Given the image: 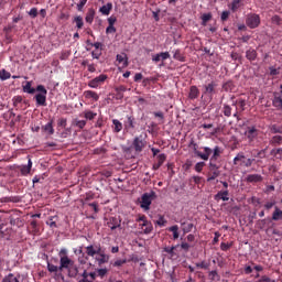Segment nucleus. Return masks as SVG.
Instances as JSON below:
<instances>
[{"instance_id": "nucleus-1", "label": "nucleus", "mask_w": 282, "mask_h": 282, "mask_svg": "<svg viewBox=\"0 0 282 282\" xmlns=\"http://www.w3.org/2000/svg\"><path fill=\"white\" fill-rule=\"evenodd\" d=\"M86 254L94 258L95 256V261L99 267H101L105 263H108L110 260V256L106 254L105 250H102L100 245L97 246H87L86 247Z\"/></svg>"}, {"instance_id": "nucleus-2", "label": "nucleus", "mask_w": 282, "mask_h": 282, "mask_svg": "<svg viewBox=\"0 0 282 282\" xmlns=\"http://www.w3.org/2000/svg\"><path fill=\"white\" fill-rule=\"evenodd\" d=\"M243 134L249 147L260 145V140H259L260 130L257 128V126L247 127Z\"/></svg>"}, {"instance_id": "nucleus-3", "label": "nucleus", "mask_w": 282, "mask_h": 282, "mask_svg": "<svg viewBox=\"0 0 282 282\" xmlns=\"http://www.w3.org/2000/svg\"><path fill=\"white\" fill-rule=\"evenodd\" d=\"M254 162H256V159L247 158L245 152H238L232 160L234 165L238 167H246V169L251 167Z\"/></svg>"}, {"instance_id": "nucleus-4", "label": "nucleus", "mask_w": 282, "mask_h": 282, "mask_svg": "<svg viewBox=\"0 0 282 282\" xmlns=\"http://www.w3.org/2000/svg\"><path fill=\"white\" fill-rule=\"evenodd\" d=\"M156 198V193L151 191L150 193L142 194L139 203L140 207L144 210H150L153 199Z\"/></svg>"}, {"instance_id": "nucleus-5", "label": "nucleus", "mask_w": 282, "mask_h": 282, "mask_svg": "<svg viewBox=\"0 0 282 282\" xmlns=\"http://www.w3.org/2000/svg\"><path fill=\"white\" fill-rule=\"evenodd\" d=\"M189 147L193 148L194 154L203 161H208L210 155L213 154V150L207 147L203 148L204 153L198 151V144L194 141H191Z\"/></svg>"}, {"instance_id": "nucleus-6", "label": "nucleus", "mask_w": 282, "mask_h": 282, "mask_svg": "<svg viewBox=\"0 0 282 282\" xmlns=\"http://www.w3.org/2000/svg\"><path fill=\"white\" fill-rule=\"evenodd\" d=\"M260 24H261V18L260 15H258V13H248L246 18V25L249 29L254 30L259 28Z\"/></svg>"}, {"instance_id": "nucleus-7", "label": "nucleus", "mask_w": 282, "mask_h": 282, "mask_svg": "<svg viewBox=\"0 0 282 282\" xmlns=\"http://www.w3.org/2000/svg\"><path fill=\"white\" fill-rule=\"evenodd\" d=\"M209 173L207 174V182L215 181L220 176L221 172L219 171V166L216 163H209Z\"/></svg>"}, {"instance_id": "nucleus-8", "label": "nucleus", "mask_w": 282, "mask_h": 282, "mask_svg": "<svg viewBox=\"0 0 282 282\" xmlns=\"http://www.w3.org/2000/svg\"><path fill=\"white\" fill-rule=\"evenodd\" d=\"M108 79L107 75H99L96 78L91 79L88 82V87L89 88H98L99 86H101L106 80Z\"/></svg>"}, {"instance_id": "nucleus-9", "label": "nucleus", "mask_w": 282, "mask_h": 282, "mask_svg": "<svg viewBox=\"0 0 282 282\" xmlns=\"http://www.w3.org/2000/svg\"><path fill=\"white\" fill-rule=\"evenodd\" d=\"M217 84L215 82L204 86L203 95H207L210 99L216 94Z\"/></svg>"}, {"instance_id": "nucleus-10", "label": "nucleus", "mask_w": 282, "mask_h": 282, "mask_svg": "<svg viewBox=\"0 0 282 282\" xmlns=\"http://www.w3.org/2000/svg\"><path fill=\"white\" fill-rule=\"evenodd\" d=\"M74 263L75 262L68 257H62L59 259V272H62L64 269L69 270L74 265Z\"/></svg>"}, {"instance_id": "nucleus-11", "label": "nucleus", "mask_w": 282, "mask_h": 282, "mask_svg": "<svg viewBox=\"0 0 282 282\" xmlns=\"http://www.w3.org/2000/svg\"><path fill=\"white\" fill-rule=\"evenodd\" d=\"M123 129L126 131L135 129V118L133 116H126V120L123 121Z\"/></svg>"}, {"instance_id": "nucleus-12", "label": "nucleus", "mask_w": 282, "mask_h": 282, "mask_svg": "<svg viewBox=\"0 0 282 282\" xmlns=\"http://www.w3.org/2000/svg\"><path fill=\"white\" fill-rule=\"evenodd\" d=\"M106 225L111 230H115V229H117L118 227L121 226V221L116 217H109V218H106Z\"/></svg>"}, {"instance_id": "nucleus-13", "label": "nucleus", "mask_w": 282, "mask_h": 282, "mask_svg": "<svg viewBox=\"0 0 282 282\" xmlns=\"http://www.w3.org/2000/svg\"><path fill=\"white\" fill-rule=\"evenodd\" d=\"M230 192L229 189H225V191H219L215 196L214 199L219 202V200H224V202H228L230 199Z\"/></svg>"}, {"instance_id": "nucleus-14", "label": "nucleus", "mask_w": 282, "mask_h": 282, "mask_svg": "<svg viewBox=\"0 0 282 282\" xmlns=\"http://www.w3.org/2000/svg\"><path fill=\"white\" fill-rule=\"evenodd\" d=\"M132 145L135 152H142L145 147V141L140 138H134Z\"/></svg>"}, {"instance_id": "nucleus-15", "label": "nucleus", "mask_w": 282, "mask_h": 282, "mask_svg": "<svg viewBox=\"0 0 282 282\" xmlns=\"http://www.w3.org/2000/svg\"><path fill=\"white\" fill-rule=\"evenodd\" d=\"M213 155L209 159V163H216V161H218V159L220 158V155L223 154V150L221 148H219L218 145H216L214 148V150H212Z\"/></svg>"}, {"instance_id": "nucleus-16", "label": "nucleus", "mask_w": 282, "mask_h": 282, "mask_svg": "<svg viewBox=\"0 0 282 282\" xmlns=\"http://www.w3.org/2000/svg\"><path fill=\"white\" fill-rule=\"evenodd\" d=\"M230 11L232 13L238 12V10L243 7V0H231L230 4H228Z\"/></svg>"}, {"instance_id": "nucleus-17", "label": "nucleus", "mask_w": 282, "mask_h": 282, "mask_svg": "<svg viewBox=\"0 0 282 282\" xmlns=\"http://www.w3.org/2000/svg\"><path fill=\"white\" fill-rule=\"evenodd\" d=\"M170 57H171L170 53L164 52V53L155 54L154 56H152V62L160 63L161 61L164 62V61L169 59Z\"/></svg>"}, {"instance_id": "nucleus-18", "label": "nucleus", "mask_w": 282, "mask_h": 282, "mask_svg": "<svg viewBox=\"0 0 282 282\" xmlns=\"http://www.w3.org/2000/svg\"><path fill=\"white\" fill-rule=\"evenodd\" d=\"M246 182L248 183H261L263 182V176L260 174H249L246 176Z\"/></svg>"}, {"instance_id": "nucleus-19", "label": "nucleus", "mask_w": 282, "mask_h": 282, "mask_svg": "<svg viewBox=\"0 0 282 282\" xmlns=\"http://www.w3.org/2000/svg\"><path fill=\"white\" fill-rule=\"evenodd\" d=\"M32 165H33L32 160L29 159V163L26 165L19 166L20 173L22 174V176H28L31 173Z\"/></svg>"}, {"instance_id": "nucleus-20", "label": "nucleus", "mask_w": 282, "mask_h": 282, "mask_svg": "<svg viewBox=\"0 0 282 282\" xmlns=\"http://www.w3.org/2000/svg\"><path fill=\"white\" fill-rule=\"evenodd\" d=\"M199 95H200V91H199L197 86H191L189 87V93H188V99L189 100L197 99L199 97Z\"/></svg>"}, {"instance_id": "nucleus-21", "label": "nucleus", "mask_w": 282, "mask_h": 282, "mask_svg": "<svg viewBox=\"0 0 282 282\" xmlns=\"http://www.w3.org/2000/svg\"><path fill=\"white\" fill-rule=\"evenodd\" d=\"M46 98H47V95H45V94H37V95H35V104L37 106L46 107L47 106Z\"/></svg>"}, {"instance_id": "nucleus-22", "label": "nucleus", "mask_w": 282, "mask_h": 282, "mask_svg": "<svg viewBox=\"0 0 282 282\" xmlns=\"http://www.w3.org/2000/svg\"><path fill=\"white\" fill-rule=\"evenodd\" d=\"M175 249H176L175 246H173V247H164L163 248V252H166L169 254V259L174 260V259H176L178 257L177 253L175 252Z\"/></svg>"}, {"instance_id": "nucleus-23", "label": "nucleus", "mask_w": 282, "mask_h": 282, "mask_svg": "<svg viewBox=\"0 0 282 282\" xmlns=\"http://www.w3.org/2000/svg\"><path fill=\"white\" fill-rule=\"evenodd\" d=\"M141 227V229L143 230V234L148 235L151 234L153 231V225L151 221H145L139 225Z\"/></svg>"}, {"instance_id": "nucleus-24", "label": "nucleus", "mask_w": 282, "mask_h": 282, "mask_svg": "<svg viewBox=\"0 0 282 282\" xmlns=\"http://www.w3.org/2000/svg\"><path fill=\"white\" fill-rule=\"evenodd\" d=\"M112 8H113L112 2H107V4H104L102 7H100L99 12L102 15H109L111 10H112Z\"/></svg>"}, {"instance_id": "nucleus-25", "label": "nucleus", "mask_w": 282, "mask_h": 282, "mask_svg": "<svg viewBox=\"0 0 282 282\" xmlns=\"http://www.w3.org/2000/svg\"><path fill=\"white\" fill-rule=\"evenodd\" d=\"M22 91L33 95L36 93L35 88H32V82L24 83V86H22Z\"/></svg>"}, {"instance_id": "nucleus-26", "label": "nucleus", "mask_w": 282, "mask_h": 282, "mask_svg": "<svg viewBox=\"0 0 282 282\" xmlns=\"http://www.w3.org/2000/svg\"><path fill=\"white\" fill-rule=\"evenodd\" d=\"M122 129H123V124L118 119H113L112 120V132L119 133L122 131Z\"/></svg>"}, {"instance_id": "nucleus-27", "label": "nucleus", "mask_w": 282, "mask_h": 282, "mask_svg": "<svg viewBox=\"0 0 282 282\" xmlns=\"http://www.w3.org/2000/svg\"><path fill=\"white\" fill-rule=\"evenodd\" d=\"M95 15H96L95 9H87L86 23L93 24Z\"/></svg>"}, {"instance_id": "nucleus-28", "label": "nucleus", "mask_w": 282, "mask_h": 282, "mask_svg": "<svg viewBox=\"0 0 282 282\" xmlns=\"http://www.w3.org/2000/svg\"><path fill=\"white\" fill-rule=\"evenodd\" d=\"M258 57V53L256 50L250 48L246 52V58L250 62H254Z\"/></svg>"}, {"instance_id": "nucleus-29", "label": "nucleus", "mask_w": 282, "mask_h": 282, "mask_svg": "<svg viewBox=\"0 0 282 282\" xmlns=\"http://www.w3.org/2000/svg\"><path fill=\"white\" fill-rule=\"evenodd\" d=\"M84 97H86V99H93L94 101L99 100V95L93 90L84 91Z\"/></svg>"}, {"instance_id": "nucleus-30", "label": "nucleus", "mask_w": 282, "mask_h": 282, "mask_svg": "<svg viewBox=\"0 0 282 282\" xmlns=\"http://www.w3.org/2000/svg\"><path fill=\"white\" fill-rule=\"evenodd\" d=\"M116 61L118 64H121L122 68H126L129 65L127 55H117Z\"/></svg>"}, {"instance_id": "nucleus-31", "label": "nucleus", "mask_w": 282, "mask_h": 282, "mask_svg": "<svg viewBox=\"0 0 282 282\" xmlns=\"http://www.w3.org/2000/svg\"><path fill=\"white\" fill-rule=\"evenodd\" d=\"M54 120H51L46 126L42 127V130L48 132V135H53L55 133L54 127H53Z\"/></svg>"}, {"instance_id": "nucleus-32", "label": "nucleus", "mask_w": 282, "mask_h": 282, "mask_svg": "<svg viewBox=\"0 0 282 282\" xmlns=\"http://www.w3.org/2000/svg\"><path fill=\"white\" fill-rule=\"evenodd\" d=\"M272 106L279 110H282V97L281 96H274L272 100Z\"/></svg>"}, {"instance_id": "nucleus-33", "label": "nucleus", "mask_w": 282, "mask_h": 282, "mask_svg": "<svg viewBox=\"0 0 282 282\" xmlns=\"http://www.w3.org/2000/svg\"><path fill=\"white\" fill-rule=\"evenodd\" d=\"M173 59H176V61H178L181 63L186 62V57L182 54L181 50L174 51Z\"/></svg>"}, {"instance_id": "nucleus-34", "label": "nucleus", "mask_w": 282, "mask_h": 282, "mask_svg": "<svg viewBox=\"0 0 282 282\" xmlns=\"http://www.w3.org/2000/svg\"><path fill=\"white\" fill-rule=\"evenodd\" d=\"M282 219V210L279 207H274V212L272 214V220L278 221Z\"/></svg>"}, {"instance_id": "nucleus-35", "label": "nucleus", "mask_w": 282, "mask_h": 282, "mask_svg": "<svg viewBox=\"0 0 282 282\" xmlns=\"http://www.w3.org/2000/svg\"><path fill=\"white\" fill-rule=\"evenodd\" d=\"M58 220V217L57 216H51L48 217V220H46V225H48V227L51 228H57V224L56 221Z\"/></svg>"}, {"instance_id": "nucleus-36", "label": "nucleus", "mask_w": 282, "mask_h": 282, "mask_svg": "<svg viewBox=\"0 0 282 282\" xmlns=\"http://www.w3.org/2000/svg\"><path fill=\"white\" fill-rule=\"evenodd\" d=\"M221 112L225 117L230 118L232 116V108L229 105H224Z\"/></svg>"}, {"instance_id": "nucleus-37", "label": "nucleus", "mask_w": 282, "mask_h": 282, "mask_svg": "<svg viewBox=\"0 0 282 282\" xmlns=\"http://www.w3.org/2000/svg\"><path fill=\"white\" fill-rule=\"evenodd\" d=\"M167 230L173 232L174 240L180 238V232H178L180 227L177 225L169 227Z\"/></svg>"}, {"instance_id": "nucleus-38", "label": "nucleus", "mask_w": 282, "mask_h": 282, "mask_svg": "<svg viewBox=\"0 0 282 282\" xmlns=\"http://www.w3.org/2000/svg\"><path fill=\"white\" fill-rule=\"evenodd\" d=\"M193 228H194V224H192V223H187V224L183 223L182 224V230L184 234L191 232L193 230Z\"/></svg>"}, {"instance_id": "nucleus-39", "label": "nucleus", "mask_w": 282, "mask_h": 282, "mask_svg": "<svg viewBox=\"0 0 282 282\" xmlns=\"http://www.w3.org/2000/svg\"><path fill=\"white\" fill-rule=\"evenodd\" d=\"M68 273H70V276H73V278H76L78 275L79 270H78V267L75 264V262L68 269Z\"/></svg>"}, {"instance_id": "nucleus-40", "label": "nucleus", "mask_w": 282, "mask_h": 282, "mask_svg": "<svg viewBox=\"0 0 282 282\" xmlns=\"http://www.w3.org/2000/svg\"><path fill=\"white\" fill-rule=\"evenodd\" d=\"M4 203H20L21 197L20 196H10V197H4L2 198Z\"/></svg>"}, {"instance_id": "nucleus-41", "label": "nucleus", "mask_w": 282, "mask_h": 282, "mask_svg": "<svg viewBox=\"0 0 282 282\" xmlns=\"http://www.w3.org/2000/svg\"><path fill=\"white\" fill-rule=\"evenodd\" d=\"M235 89V84L232 82H227L223 85V90L226 93L234 91Z\"/></svg>"}, {"instance_id": "nucleus-42", "label": "nucleus", "mask_w": 282, "mask_h": 282, "mask_svg": "<svg viewBox=\"0 0 282 282\" xmlns=\"http://www.w3.org/2000/svg\"><path fill=\"white\" fill-rule=\"evenodd\" d=\"M200 19L202 25H206L213 19V13H203Z\"/></svg>"}, {"instance_id": "nucleus-43", "label": "nucleus", "mask_w": 282, "mask_h": 282, "mask_svg": "<svg viewBox=\"0 0 282 282\" xmlns=\"http://www.w3.org/2000/svg\"><path fill=\"white\" fill-rule=\"evenodd\" d=\"M12 101H13V107L15 108V110H19V108H20L19 105L23 102V98H22V96H15V97H13Z\"/></svg>"}, {"instance_id": "nucleus-44", "label": "nucleus", "mask_w": 282, "mask_h": 282, "mask_svg": "<svg viewBox=\"0 0 282 282\" xmlns=\"http://www.w3.org/2000/svg\"><path fill=\"white\" fill-rule=\"evenodd\" d=\"M270 144H273V145L282 144V137L281 135L272 137L271 140H270Z\"/></svg>"}, {"instance_id": "nucleus-45", "label": "nucleus", "mask_w": 282, "mask_h": 282, "mask_svg": "<svg viewBox=\"0 0 282 282\" xmlns=\"http://www.w3.org/2000/svg\"><path fill=\"white\" fill-rule=\"evenodd\" d=\"M77 282H94V281L90 280V278L88 276V271L84 270V272L82 273V279H79Z\"/></svg>"}, {"instance_id": "nucleus-46", "label": "nucleus", "mask_w": 282, "mask_h": 282, "mask_svg": "<svg viewBox=\"0 0 282 282\" xmlns=\"http://www.w3.org/2000/svg\"><path fill=\"white\" fill-rule=\"evenodd\" d=\"M11 78V74L7 72L6 69L0 70V79L2 82L8 80Z\"/></svg>"}, {"instance_id": "nucleus-47", "label": "nucleus", "mask_w": 282, "mask_h": 282, "mask_svg": "<svg viewBox=\"0 0 282 282\" xmlns=\"http://www.w3.org/2000/svg\"><path fill=\"white\" fill-rule=\"evenodd\" d=\"M74 21H75V24L77 25V29L80 30L84 28V20L82 15H76Z\"/></svg>"}, {"instance_id": "nucleus-48", "label": "nucleus", "mask_w": 282, "mask_h": 282, "mask_svg": "<svg viewBox=\"0 0 282 282\" xmlns=\"http://www.w3.org/2000/svg\"><path fill=\"white\" fill-rule=\"evenodd\" d=\"M46 268L48 269V272H51V273H53V272L57 273L58 271H61L59 267L54 265L50 262L46 263Z\"/></svg>"}, {"instance_id": "nucleus-49", "label": "nucleus", "mask_w": 282, "mask_h": 282, "mask_svg": "<svg viewBox=\"0 0 282 282\" xmlns=\"http://www.w3.org/2000/svg\"><path fill=\"white\" fill-rule=\"evenodd\" d=\"M96 117L97 113L93 111H84V118H86V120H94Z\"/></svg>"}, {"instance_id": "nucleus-50", "label": "nucleus", "mask_w": 282, "mask_h": 282, "mask_svg": "<svg viewBox=\"0 0 282 282\" xmlns=\"http://www.w3.org/2000/svg\"><path fill=\"white\" fill-rule=\"evenodd\" d=\"M3 282H20L18 278L14 276L13 273H10L3 279Z\"/></svg>"}, {"instance_id": "nucleus-51", "label": "nucleus", "mask_w": 282, "mask_h": 282, "mask_svg": "<svg viewBox=\"0 0 282 282\" xmlns=\"http://www.w3.org/2000/svg\"><path fill=\"white\" fill-rule=\"evenodd\" d=\"M270 132L273 133V134L282 133V127H279L276 124H272L270 127Z\"/></svg>"}, {"instance_id": "nucleus-52", "label": "nucleus", "mask_w": 282, "mask_h": 282, "mask_svg": "<svg viewBox=\"0 0 282 282\" xmlns=\"http://www.w3.org/2000/svg\"><path fill=\"white\" fill-rule=\"evenodd\" d=\"M206 166V163L205 162H198L195 164L194 166V170L197 172V173H200L203 172L204 167Z\"/></svg>"}, {"instance_id": "nucleus-53", "label": "nucleus", "mask_w": 282, "mask_h": 282, "mask_svg": "<svg viewBox=\"0 0 282 282\" xmlns=\"http://www.w3.org/2000/svg\"><path fill=\"white\" fill-rule=\"evenodd\" d=\"M96 272H97V276H99L100 279H104L105 275L108 274V269H106V268L97 269Z\"/></svg>"}, {"instance_id": "nucleus-54", "label": "nucleus", "mask_w": 282, "mask_h": 282, "mask_svg": "<svg viewBox=\"0 0 282 282\" xmlns=\"http://www.w3.org/2000/svg\"><path fill=\"white\" fill-rule=\"evenodd\" d=\"M73 124H75V127L79 128V129H84L87 124V122L85 120H75V122H73Z\"/></svg>"}, {"instance_id": "nucleus-55", "label": "nucleus", "mask_w": 282, "mask_h": 282, "mask_svg": "<svg viewBox=\"0 0 282 282\" xmlns=\"http://www.w3.org/2000/svg\"><path fill=\"white\" fill-rule=\"evenodd\" d=\"M166 159H167L166 154H160L156 156V161H158L156 163L160 165H163Z\"/></svg>"}, {"instance_id": "nucleus-56", "label": "nucleus", "mask_w": 282, "mask_h": 282, "mask_svg": "<svg viewBox=\"0 0 282 282\" xmlns=\"http://www.w3.org/2000/svg\"><path fill=\"white\" fill-rule=\"evenodd\" d=\"M195 265H196L198 269L207 270V269H209L210 263H207L206 261H202V262H199V263H196Z\"/></svg>"}, {"instance_id": "nucleus-57", "label": "nucleus", "mask_w": 282, "mask_h": 282, "mask_svg": "<svg viewBox=\"0 0 282 282\" xmlns=\"http://www.w3.org/2000/svg\"><path fill=\"white\" fill-rule=\"evenodd\" d=\"M256 282H276V281L272 280L268 275H261Z\"/></svg>"}, {"instance_id": "nucleus-58", "label": "nucleus", "mask_w": 282, "mask_h": 282, "mask_svg": "<svg viewBox=\"0 0 282 282\" xmlns=\"http://www.w3.org/2000/svg\"><path fill=\"white\" fill-rule=\"evenodd\" d=\"M15 113L13 112V109L9 110L7 113L3 115V118L9 121L10 119L14 118Z\"/></svg>"}, {"instance_id": "nucleus-59", "label": "nucleus", "mask_w": 282, "mask_h": 282, "mask_svg": "<svg viewBox=\"0 0 282 282\" xmlns=\"http://www.w3.org/2000/svg\"><path fill=\"white\" fill-rule=\"evenodd\" d=\"M35 91L40 93L39 95H47V90L43 85H37V88H35Z\"/></svg>"}, {"instance_id": "nucleus-60", "label": "nucleus", "mask_w": 282, "mask_h": 282, "mask_svg": "<svg viewBox=\"0 0 282 282\" xmlns=\"http://www.w3.org/2000/svg\"><path fill=\"white\" fill-rule=\"evenodd\" d=\"M67 127V119L62 118L57 120V128H66Z\"/></svg>"}, {"instance_id": "nucleus-61", "label": "nucleus", "mask_w": 282, "mask_h": 282, "mask_svg": "<svg viewBox=\"0 0 282 282\" xmlns=\"http://www.w3.org/2000/svg\"><path fill=\"white\" fill-rule=\"evenodd\" d=\"M229 17H230V11H224V12L220 14V20H221V22L228 21Z\"/></svg>"}, {"instance_id": "nucleus-62", "label": "nucleus", "mask_w": 282, "mask_h": 282, "mask_svg": "<svg viewBox=\"0 0 282 282\" xmlns=\"http://www.w3.org/2000/svg\"><path fill=\"white\" fill-rule=\"evenodd\" d=\"M209 276H210V280L214 281V280H220V275L218 274V272L216 270H213L209 272Z\"/></svg>"}, {"instance_id": "nucleus-63", "label": "nucleus", "mask_w": 282, "mask_h": 282, "mask_svg": "<svg viewBox=\"0 0 282 282\" xmlns=\"http://www.w3.org/2000/svg\"><path fill=\"white\" fill-rule=\"evenodd\" d=\"M87 1L88 0H79V3L77 4V11L83 12Z\"/></svg>"}, {"instance_id": "nucleus-64", "label": "nucleus", "mask_w": 282, "mask_h": 282, "mask_svg": "<svg viewBox=\"0 0 282 282\" xmlns=\"http://www.w3.org/2000/svg\"><path fill=\"white\" fill-rule=\"evenodd\" d=\"M29 15L33 19H35L39 15V11H37L36 7H33V9H31V11H29Z\"/></svg>"}]
</instances>
